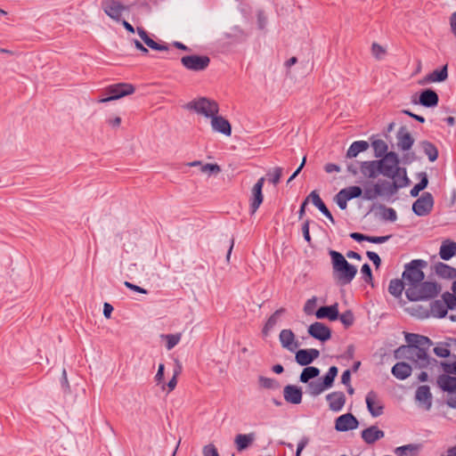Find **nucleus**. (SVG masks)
<instances>
[{
  "mask_svg": "<svg viewBox=\"0 0 456 456\" xmlns=\"http://www.w3.org/2000/svg\"><path fill=\"white\" fill-rule=\"evenodd\" d=\"M406 340L409 346L400 347L397 354L404 356L419 368H427L437 363L436 360L430 359L427 353L431 346L429 338L417 334H408Z\"/></svg>",
  "mask_w": 456,
  "mask_h": 456,
  "instance_id": "nucleus-1",
  "label": "nucleus"
},
{
  "mask_svg": "<svg viewBox=\"0 0 456 456\" xmlns=\"http://www.w3.org/2000/svg\"><path fill=\"white\" fill-rule=\"evenodd\" d=\"M379 162L381 175L393 179L395 186L404 187L409 183L406 169L399 167V159L395 152H387Z\"/></svg>",
  "mask_w": 456,
  "mask_h": 456,
  "instance_id": "nucleus-2",
  "label": "nucleus"
},
{
  "mask_svg": "<svg viewBox=\"0 0 456 456\" xmlns=\"http://www.w3.org/2000/svg\"><path fill=\"white\" fill-rule=\"evenodd\" d=\"M330 256L331 257L334 277L338 283L340 285L350 283L354 278L357 269L350 265L339 252L331 250Z\"/></svg>",
  "mask_w": 456,
  "mask_h": 456,
  "instance_id": "nucleus-3",
  "label": "nucleus"
},
{
  "mask_svg": "<svg viewBox=\"0 0 456 456\" xmlns=\"http://www.w3.org/2000/svg\"><path fill=\"white\" fill-rule=\"evenodd\" d=\"M438 293V288L436 283L428 281H420L419 283L406 287V297L411 301L426 300L436 297Z\"/></svg>",
  "mask_w": 456,
  "mask_h": 456,
  "instance_id": "nucleus-4",
  "label": "nucleus"
},
{
  "mask_svg": "<svg viewBox=\"0 0 456 456\" xmlns=\"http://www.w3.org/2000/svg\"><path fill=\"white\" fill-rule=\"evenodd\" d=\"M187 109L208 119L219 113V104L208 97H199L187 103Z\"/></svg>",
  "mask_w": 456,
  "mask_h": 456,
  "instance_id": "nucleus-5",
  "label": "nucleus"
},
{
  "mask_svg": "<svg viewBox=\"0 0 456 456\" xmlns=\"http://www.w3.org/2000/svg\"><path fill=\"white\" fill-rule=\"evenodd\" d=\"M101 8L109 18L117 22L122 20L123 13L129 9L120 0H102Z\"/></svg>",
  "mask_w": 456,
  "mask_h": 456,
  "instance_id": "nucleus-6",
  "label": "nucleus"
},
{
  "mask_svg": "<svg viewBox=\"0 0 456 456\" xmlns=\"http://www.w3.org/2000/svg\"><path fill=\"white\" fill-rule=\"evenodd\" d=\"M437 386L446 393V401L450 407L456 408V378L447 374L437 378Z\"/></svg>",
  "mask_w": 456,
  "mask_h": 456,
  "instance_id": "nucleus-7",
  "label": "nucleus"
},
{
  "mask_svg": "<svg viewBox=\"0 0 456 456\" xmlns=\"http://www.w3.org/2000/svg\"><path fill=\"white\" fill-rule=\"evenodd\" d=\"M134 92V87L131 84L120 83L110 86L106 88V93L109 94L106 98H101L99 102L103 103L110 101L117 100L126 95L132 94Z\"/></svg>",
  "mask_w": 456,
  "mask_h": 456,
  "instance_id": "nucleus-8",
  "label": "nucleus"
},
{
  "mask_svg": "<svg viewBox=\"0 0 456 456\" xmlns=\"http://www.w3.org/2000/svg\"><path fill=\"white\" fill-rule=\"evenodd\" d=\"M181 63L187 69L197 72L205 70L210 63V59L206 55L191 54L183 56Z\"/></svg>",
  "mask_w": 456,
  "mask_h": 456,
  "instance_id": "nucleus-9",
  "label": "nucleus"
},
{
  "mask_svg": "<svg viewBox=\"0 0 456 456\" xmlns=\"http://www.w3.org/2000/svg\"><path fill=\"white\" fill-rule=\"evenodd\" d=\"M420 261H412L403 273V281L406 287L423 281L424 273L421 271Z\"/></svg>",
  "mask_w": 456,
  "mask_h": 456,
  "instance_id": "nucleus-10",
  "label": "nucleus"
},
{
  "mask_svg": "<svg viewBox=\"0 0 456 456\" xmlns=\"http://www.w3.org/2000/svg\"><path fill=\"white\" fill-rule=\"evenodd\" d=\"M265 178L261 177L250 190L249 206L251 214H255L264 201L263 187Z\"/></svg>",
  "mask_w": 456,
  "mask_h": 456,
  "instance_id": "nucleus-11",
  "label": "nucleus"
},
{
  "mask_svg": "<svg viewBox=\"0 0 456 456\" xmlns=\"http://www.w3.org/2000/svg\"><path fill=\"white\" fill-rule=\"evenodd\" d=\"M362 190L359 186H349L342 189L336 196L335 201L341 209H346L347 201L362 195Z\"/></svg>",
  "mask_w": 456,
  "mask_h": 456,
  "instance_id": "nucleus-12",
  "label": "nucleus"
},
{
  "mask_svg": "<svg viewBox=\"0 0 456 456\" xmlns=\"http://www.w3.org/2000/svg\"><path fill=\"white\" fill-rule=\"evenodd\" d=\"M211 128L214 132L222 134L225 136L232 135V125L224 117L216 114L210 119Z\"/></svg>",
  "mask_w": 456,
  "mask_h": 456,
  "instance_id": "nucleus-13",
  "label": "nucleus"
},
{
  "mask_svg": "<svg viewBox=\"0 0 456 456\" xmlns=\"http://www.w3.org/2000/svg\"><path fill=\"white\" fill-rule=\"evenodd\" d=\"M433 203L431 194L427 192L414 202L412 209L418 216H426L431 211Z\"/></svg>",
  "mask_w": 456,
  "mask_h": 456,
  "instance_id": "nucleus-14",
  "label": "nucleus"
},
{
  "mask_svg": "<svg viewBox=\"0 0 456 456\" xmlns=\"http://www.w3.org/2000/svg\"><path fill=\"white\" fill-rule=\"evenodd\" d=\"M359 422L351 413L339 416L335 422V428L339 432H345L357 428Z\"/></svg>",
  "mask_w": 456,
  "mask_h": 456,
  "instance_id": "nucleus-15",
  "label": "nucleus"
},
{
  "mask_svg": "<svg viewBox=\"0 0 456 456\" xmlns=\"http://www.w3.org/2000/svg\"><path fill=\"white\" fill-rule=\"evenodd\" d=\"M415 399L419 407L426 411L430 410L433 399L430 387L427 385L419 387L416 390Z\"/></svg>",
  "mask_w": 456,
  "mask_h": 456,
  "instance_id": "nucleus-16",
  "label": "nucleus"
},
{
  "mask_svg": "<svg viewBox=\"0 0 456 456\" xmlns=\"http://www.w3.org/2000/svg\"><path fill=\"white\" fill-rule=\"evenodd\" d=\"M279 339L282 347L289 352H296L299 346V342L291 330H282L280 332Z\"/></svg>",
  "mask_w": 456,
  "mask_h": 456,
  "instance_id": "nucleus-17",
  "label": "nucleus"
},
{
  "mask_svg": "<svg viewBox=\"0 0 456 456\" xmlns=\"http://www.w3.org/2000/svg\"><path fill=\"white\" fill-rule=\"evenodd\" d=\"M308 333L311 337L320 340L327 341L330 338V330L323 323L316 322L308 327Z\"/></svg>",
  "mask_w": 456,
  "mask_h": 456,
  "instance_id": "nucleus-18",
  "label": "nucleus"
},
{
  "mask_svg": "<svg viewBox=\"0 0 456 456\" xmlns=\"http://www.w3.org/2000/svg\"><path fill=\"white\" fill-rule=\"evenodd\" d=\"M366 404L373 417L380 416L383 413V403L375 392L370 391L366 395Z\"/></svg>",
  "mask_w": 456,
  "mask_h": 456,
  "instance_id": "nucleus-19",
  "label": "nucleus"
},
{
  "mask_svg": "<svg viewBox=\"0 0 456 456\" xmlns=\"http://www.w3.org/2000/svg\"><path fill=\"white\" fill-rule=\"evenodd\" d=\"M414 143V139L411 133L404 127L398 130L396 134V146L398 150L408 151L411 149Z\"/></svg>",
  "mask_w": 456,
  "mask_h": 456,
  "instance_id": "nucleus-20",
  "label": "nucleus"
},
{
  "mask_svg": "<svg viewBox=\"0 0 456 456\" xmlns=\"http://www.w3.org/2000/svg\"><path fill=\"white\" fill-rule=\"evenodd\" d=\"M320 355V352L314 348L300 349L296 353V361L302 366L312 363Z\"/></svg>",
  "mask_w": 456,
  "mask_h": 456,
  "instance_id": "nucleus-21",
  "label": "nucleus"
},
{
  "mask_svg": "<svg viewBox=\"0 0 456 456\" xmlns=\"http://www.w3.org/2000/svg\"><path fill=\"white\" fill-rule=\"evenodd\" d=\"M317 319H328L335 321L338 318V305L334 304L329 306H322L315 312Z\"/></svg>",
  "mask_w": 456,
  "mask_h": 456,
  "instance_id": "nucleus-22",
  "label": "nucleus"
},
{
  "mask_svg": "<svg viewBox=\"0 0 456 456\" xmlns=\"http://www.w3.org/2000/svg\"><path fill=\"white\" fill-rule=\"evenodd\" d=\"M329 407L333 411H340L346 403V396L342 392H333L326 396Z\"/></svg>",
  "mask_w": 456,
  "mask_h": 456,
  "instance_id": "nucleus-23",
  "label": "nucleus"
},
{
  "mask_svg": "<svg viewBox=\"0 0 456 456\" xmlns=\"http://www.w3.org/2000/svg\"><path fill=\"white\" fill-rule=\"evenodd\" d=\"M361 172L366 177L376 178L381 175L379 160L362 162L361 165Z\"/></svg>",
  "mask_w": 456,
  "mask_h": 456,
  "instance_id": "nucleus-24",
  "label": "nucleus"
},
{
  "mask_svg": "<svg viewBox=\"0 0 456 456\" xmlns=\"http://www.w3.org/2000/svg\"><path fill=\"white\" fill-rule=\"evenodd\" d=\"M284 399L290 403L298 404L302 401V391L299 387L288 385L283 390Z\"/></svg>",
  "mask_w": 456,
  "mask_h": 456,
  "instance_id": "nucleus-25",
  "label": "nucleus"
},
{
  "mask_svg": "<svg viewBox=\"0 0 456 456\" xmlns=\"http://www.w3.org/2000/svg\"><path fill=\"white\" fill-rule=\"evenodd\" d=\"M255 440V433L239 434L235 436L234 444L238 451H243L252 445Z\"/></svg>",
  "mask_w": 456,
  "mask_h": 456,
  "instance_id": "nucleus-26",
  "label": "nucleus"
},
{
  "mask_svg": "<svg viewBox=\"0 0 456 456\" xmlns=\"http://www.w3.org/2000/svg\"><path fill=\"white\" fill-rule=\"evenodd\" d=\"M419 103L425 107H435L438 103V95L435 91L427 89L420 94Z\"/></svg>",
  "mask_w": 456,
  "mask_h": 456,
  "instance_id": "nucleus-27",
  "label": "nucleus"
},
{
  "mask_svg": "<svg viewBox=\"0 0 456 456\" xmlns=\"http://www.w3.org/2000/svg\"><path fill=\"white\" fill-rule=\"evenodd\" d=\"M384 436V432L377 427H370L362 432V439L368 444H373Z\"/></svg>",
  "mask_w": 456,
  "mask_h": 456,
  "instance_id": "nucleus-28",
  "label": "nucleus"
},
{
  "mask_svg": "<svg viewBox=\"0 0 456 456\" xmlns=\"http://www.w3.org/2000/svg\"><path fill=\"white\" fill-rule=\"evenodd\" d=\"M439 255L444 260H449L456 256V242L444 240L440 247Z\"/></svg>",
  "mask_w": 456,
  "mask_h": 456,
  "instance_id": "nucleus-29",
  "label": "nucleus"
},
{
  "mask_svg": "<svg viewBox=\"0 0 456 456\" xmlns=\"http://www.w3.org/2000/svg\"><path fill=\"white\" fill-rule=\"evenodd\" d=\"M436 273L444 279H455L456 269L444 263H438L435 265Z\"/></svg>",
  "mask_w": 456,
  "mask_h": 456,
  "instance_id": "nucleus-30",
  "label": "nucleus"
},
{
  "mask_svg": "<svg viewBox=\"0 0 456 456\" xmlns=\"http://www.w3.org/2000/svg\"><path fill=\"white\" fill-rule=\"evenodd\" d=\"M308 199H311L313 204L319 208V210L327 216L332 223H334V219L332 217L331 213L327 208L322 199L320 198L319 194L316 191H312L310 195L308 196Z\"/></svg>",
  "mask_w": 456,
  "mask_h": 456,
  "instance_id": "nucleus-31",
  "label": "nucleus"
},
{
  "mask_svg": "<svg viewBox=\"0 0 456 456\" xmlns=\"http://www.w3.org/2000/svg\"><path fill=\"white\" fill-rule=\"evenodd\" d=\"M448 77L447 65L444 66L441 69H435L428 74L426 78V83H436L443 82Z\"/></svg>",
  "mask_w": 456,
  "mask_h": 456,
  "instance_id": "nucleus-32",
  "label": "nucleus"
},
{
  "mask_svg": "<svg viewBox=\"0 0 456 456\" xmlns=\"http://www.w3.org/2000/svg\"><path fill=\"white\" fill-rule=\"evenodd\" d=\"M392 373L397 379H404L411 375V367L405 362H398L393 367Z\"/></svg>",
  "mask_w": 456,
  "mask_h": 456,
  "instance_id": "nucleus-33",
  "label": "nucleus"
},
{
  "mask_svg": "<svg viewBox=\"0 0 456 456\" xmlns=\"http://www.w3.org/2000/svg\"><path fill=\"white\" fill-rule=\"evenodd\" d=\"M137 33L150 48L157 51L167 50V47L166 45H159L157 42L153 41L151 38H150L146 31L142 28H137Z\"/></svg>",
  "mask_w": 456,
  "mask_h": 456,
  "instance_id": "nucleus-34",
  "label": "nucleus"
},
{
  "mask_svg": "<svg viewBox=\"0 0 456 456\" xmlns=\"http://www.w3.org/2000/svg\"><path fill=\"white\" fill-rule=\"evenodd\" d=\"M368 142L365 141H357L351 144L346 152V157L349 159L355 158L360 152L368 149Z\"/></svg>",
  "mask_w": 456,
  "mask_h": 456,
  "instance_id": "nucleus-35",
  "label": "nucleus"
},
{
  "mask_svg": "<svg viewBox=\"0 0 456 456\" xmlns=\"http://www.w3.org/2000/svg\"><path fill=\"white\" fill-rule=\"evenodd\" d=\"M370 53L375 60L381 61L387 55V49L385 45L373 42L370 45Z\"/></svg>",
  "mask_w": 456,
  "mask_h": 456,
  "instance_id": "nucleus-36",
  "label": "nucleus"
},
{
  "mask_svg": "<svg viewBox=\"0 0 456 456\" xmlns=\"http://www.w3.org/2000/svg\"><path fill=\"white\" fill-rule=\"evenodd\" d=\"M419 145L431 162L436 160L438 157V151L434 144H432L429 142L424 141L421 142Z\"/></svg>",
  "mask_w": 456,
  "mask_h": 456,
  "instance_id": "nucleus-37",
  "label": "nucleus"
},
{
  "mask_svg": "<svg viewBox=\"0 0 456 456\" xmlns=\"http://www.w3.org/2000/svg\"><path fill=\"white\" fill-rule=\"evenodd\" d=\"M419 446L415 444H408L395 449L397 456H418Z\"/></svg>",
  "mask_w": 456,
  "mask_h": 456,
  "instance_id": "nucleus-38",
  "label": "nucleus"
},
{
  "mask_svg": "<svg viewBox=\"0 0 456 456\" xmlns=\"http://www.w3.org/2000/svg\"><path fill=\"white\" fill-rule=\"evenodd\" d=\"M320 374V370L316 367H306L303 370L300 375V381L303 383H309V380L316 378Z\"/></svg>",
  "mask_w": 456,
  "mask_h": 456,
  "instance_id": "nucleus-39",
  "label": "nucleus"
},
{
  "mask_svg": "<svg viewBox=\"0 0 456 456\" xmlns=\"http://www.w3.org/2000/svg\"><path fill=\"white\" fill-rule=\"evenodd\" d=\"M106 126L111 130H118L122 124V118L118 114H110L105 119Z\"/></svg>",
  "mask_w": 456,
  "mask_h": 456,
  "instance_id": "nucleus-40",
  "label": "nucleus"
},
{
  "mask_svg": "<svg viewBox=\"0 0 456 456\" xmlns=\"http://www.w3.org/2000/svg\"><path fill=\"white\" fill-rule=\"evenodd\" d=\"M327 387L320 380L313 381L308 383V392L310 395L316 396L322 394Z\"/></svg>",
  "mask_w": 456,
  "mask_h": 456,
  "instance_id": "nucleus-41",
  "label": "nucleus"
},
{
  "mask_svg": "<svg viewBox=\"0 0 456 456\" xmlns=\"http://www.w3.org/2000/svg\"><path fill=\"white\" fill-rule=\"evenodd\" d=\"M403 289H405L404 281H401L398 280H394L390 281L388 290L390 294L395 297H398L401 295Z\"/></svg>",
  "mask_w": 456,
  "mask_h": 456,
  "instance_id": "nucleus-42",
  "label": "nucleus"
},
{
  "mask_svg": "<svg viewBox=\"0 0 456 456\" xmlns=\"http://www.w3.org/2000/svg\"><path fill=\"white\" fill-rule=\"evenodd\" d=\"M447 308L449 307L447 306L445 302L436 301L433 305L431 311L435 316L442 318L445 316V314H447Z\"/></svg>",
  "mask_w": 456,
  "mask_h": 456,
  "instance_id": "nucleus-43",
  "label": "nucleus"
},
{
  "mask_svg": "<svg viewBox=\"0 0 456 456\" xmlns=\"http://www.w3.org/2000/svg\"><path fill=\"white\" fill-rule=\"evenodd\" d=\"M338 375V368L335 366H332L329 369L328 372L323 378V380L322 381L323 385L329 388L333 385L334 379Z\"/></svg>",
  "mask_w": 456,
  "mask_h": 456,
  "instance_id": "nucleus-44",
  "label": "nucleus"
},
{
  "mask_svg": "<svg viewBox=\"0 0 456 456\" xmlns=\"http://www.w3.org/2000/svg\"><path fill=\"white\" fill-rule=\"evenodd\" d=\"M200 171L210 176L212 175L219 174L221 172V167L218 164L206 163L201 165Z\"/></svg>",
  "mask_w": 456,
  "mask_h": 456,
  "instance_id": "nucleus-45",
  "label": "nucleus"
},
{
  "mask_svg": "<svg viewBox=\"0 0 456 456\" xmlns=\"http://www.w3.org/2000/svg\"><path fill=\"white\" fill-rule=\"evenodd\" d=\"M182 335L180 333L177 334H168L162 335L161 338L167 341V348L168 350L172 349L175 346H176L181 340Z\"/></svg>",
  "mask_w": 456,
  "mask_h": 456,
  "instance_id": "nucleus-46",
  "label": "nucleus"
},
{
  "mask_svg": "<svg viewBox=\"0 0 456 456\" xmlns=\"http://www.w3.org/2000/svg\"><path fill=\"white\" fill-rule=\"evenodd\" d=\"M317 307V297H313L312 298H309L305 305H304V312L306 315H312L315 314V312Z\"/></svg>",
  "mask_w": 456,
  "mask_h": 456,
  "instance_id": "nucleus-47",
  "label": "nucleus"
},
{
  "mask_svg": "<svg viewBox=\"0 0 456 456\" xmlns=\"http://www.w3.org/2000/svg\"><path fill=\"white\" fill-rule=\"evenodd\" d=\"M182 366L177 362L176 369L174 370V375L167 384H165V388L167 387V392L173 391L177 384V377L181 373Z\"/></svg>",
  "mask_w": 456,
  "mask_h": 456,
  "instance_id": "nucleus-48",
  "label": "nucleus"
},
{
  "mask_svg": "<svg viewBox=\"0 0 456 456\" xmlns=\"http://www.w3.org/2000/svg\"><path fill=\"white\" fill-rule=\"evenodd\" d=\"M453 294L447 293L444 295V301L448 307L453 308L456 305V281L452 284Z\"/></svg>",
  "mask_w": 456,
  "mask_h": 456,
  "instance_id": "nucleus-49",
  "label": "nucleus"
},
{
  "mask_svg": "<svg viewBox=\"0 0 456 456\" xmlns=\"http://www.w3.org/2000/svg\"><path fill=\"white\" fill-rule=\"evenodd\" d=\"M282 171L283 169L280 167H274L273 170H271L267 175L269 176V181L276 185L280 180H281V177L282 175Z\"/></svg>",
  "mask_w": 456,
  "mask_h": 456,
  "instance_id": "nucleus-50",
  "label": "nucleus"
},
{
  "mask_svg": "<svg viewBox=\"0 0 456 456\" xmlns=\"http://www.w3.org/2000/svg\"><path fill=\"white\" fill-rule=\"evenodd\" d=\"M380 193H381L380 185L376 183V184L373 185L372 188L365 190L364 198L367 199V200L375 199Z\"/></svg>",
  "mask_w": 456,
  "mask_h": 456,
  "instance_id": "nucleus-51",
  "label": "nucleus"
},
{
  "mask_svg": "<svg viewBox=\"0 0 456 456\" xmlns=\"http://www.w3.org/2000/svg\"><path fill=\"white\" fill-rule=\"evenodd\" d=\"M164 370H165V366L163 363H160L159 365V369H158L157 374L155 376V380H156L157 384L161 385V388L163 390H165Z\"/></svg>",
  "mask_w": 456,
  "mask_h": 456,
  "instance_id": "nucleus-52",
  "label": "nucleus"
},
{
  "mask_svg": "<svg viewBox=\"0 0 456 456\" xmlns=\"http://www.w3.org/2000/svg\"><path fill=\"white\" fill-rule=\"evenodd\" d=\"M373 148L376 151L377 156H380L382 153L387 151V145L384 141L378 140L373 142Z\"/></svg>",
  "mask_w": 456,
  "mask_h": 456,
  "instance_id": "nucleus-53",
  "label": "nucleus"
},
{
  "mask_svg": "<svg viewBox=\"0 0 456 456\" xmlns=\"http://www.w3.org/2000/svg\"><path fill=\"white\" fill-rule=\"evenodd\" d=\"M434 353L439 357H447L450 354V350L445 346H437L434 348Z\"/></svg>",
  "mask_w": 456,
  "mask_h": 456,
  "instance_id": "nucleus-54",
  "label": "nucleus"
},
{
  "mask_svg": "<svg viewBox=\"0 0 456 456\" xmlns=\"http://www.w3.org/2000/svg\"><path fill=\"white\" fill-rule=\"evenodd\" d=\"M258 382L264 388H273L275 383L273 379L265 377H260Z\"/></svg>",
  "mask_w": 456,
  "mask_h": 456,
  "instance_id": "nucleus-55",
  "label": "nucleus"
},
{
  "mask_svg": "<svg viewBox=\"0 0 456 456\" xmlns=\"http://www.w3.org/2000/svg\"><path fill=\"white\" fill-rule=\"evenodd\" d=\"M443 370L447 374H456V361L453 362L442 363Z\"/></svg>",
  "mask_w": 456,
  "mask_h": 456,
  "instance_id": "nucleus-56",
  "label": "nucleus"
},
{
  "mask_svg": "<svg viewBox=\"0 0 456 456\" xmlns=\"http://www.w3.org/2000/svg\"><path fill=\"white\" fill-rule=\"evenodd\" d=\"M285 312V310L283 308H281L277 311H275L273 315L269 318L268 322H267V325L269 326H273L276 323V322L278 321V319L280 318V316Z\"/></svg>",
  "mask_w": 456,
  "mask_h": 456,
  "instance_id": "nucleus-57",
  "label": "nucleus"
},
{
  "mask_svg": "<svg viewBox=\"0 0 456 456\" xmlns=\"http://www.w3.org/2000/svg\"><path fill=\"white\" fill-rule=\"evenodd\" d=\"M204 456H219L216 448L213 444H208L203 449Z\"/></svg>",
  "mask_w": 456,
  "mask_h": 456,
  "instance_id": "nucleus-58",
  "label": "nucleus"
},
{
  "mask_svg": "<svg viewBox=\"0 0 456 456\" xmlns=\"http://www.w3.org/2000/svg\"><path fill=\"white\" fill-rule=\"evenodd\" d=\"M362 273L364 276L365 281L370 282L371 281V279H372L371 270L368 264H365L362 266Z\"/></svg>",
  "mask_w": 456,
  "mask_h": 456,
  "instance_id": "nucleus-59",
  "label": "nucleus"
},
{
  "mask_svg": "<svg viewBox=\"0 0 456 456\" xmlns=\"http://www.w3.org/2000/svg\"><path fill=\"white\" fill-rule=\"evenodd\" d=\"M340 321L346 326H350L353 323L354 317L351 313H346L339 316Z\"/></svg>",
  "mask_w": 456,
  "mask_h": 456,
  "instance_id": "nucleus-60",
  "label": "nucleus"
},
{
  "mask_svg": "<svg viewBox=\"0 0 456 456\" xmlns=\"http://www.w3.org/2000/svg\"><path fill=\"white\" fill-rule=\"evenodd\" d=\"M367 256L373 262L377 268L380 265L381 260L377 253L368 251Z\"/></svg>",
  "mask_w": 456,
  "mask_h": 456,
  "instance_id": "nucleus-61",
  "label": "nucleus"
},
{
  "mask_svg": "<svg viewBox=\"0 0 456 456\" xmlns=\"http://www.w3.org/2000/svg\"><path fill=\"white\" fill-rule=\"evenodd\" d=\"M388 239H389V236H379V237L369 236V238H367V241H370L372 243H383V242H386Z\"/></svg>",
  "mask_w": 456,
  "mask_h": 456,
  "instance_id": "nucleus-62",
  "label": "nucleus"
},
{
  "mask_svg": "<svg viewBox=\"0 0 456 456\" xmlns=\"http://www.w3.org/2000/svg\"><path fill=\"white\" fill-rule=\"evenodd\" d=\"M308 444L307 438H303L297 444L296 456H301L302 451L305 449L306 444Z\"/></svg>",
  "mask_w": 456,
  "mask_h": 456,
  "instance_id": "nucleus-63",
  "label": "nucleus"
},
{
  "mask_svg": "<svg viewBox=\"0 0 456 456\" xmlns=\"http://www.w3.org/2000/svg\"><path fill=\"white\" fill-rule=\"evenodd\" d=\"M419 176H420V181L417 184L419 185V187L421 190H424L427 187L428 183V176L425 173L419 174Z\"/></svg>",
  "mask_w": 456,
  "mask_h": 456,
  "instance_id": "nucleus-64",
  "label": "nucleus"
}]
</instances>
